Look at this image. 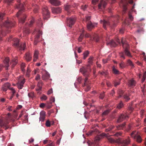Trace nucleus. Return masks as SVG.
<instances>
[{
  "mask_svg": "<svg viewBox=\"0 0 146 146\" xmlns=\"http://www.w3.org/2000/svg\"><path fill=\"white\" fill-rule=\"evenodd\" d=\"M121 42L123 48V51L119 53L120 57L124 59H125V56L131 57L132 56L129 51V44L125 41V39L123 38L121 39Z\"/></svg>",
  "mask_w": 146,
  "mask_h": 146,
  "instance_id": "1",
  "label": "nucleus"
},
{
  "mask_svg": "<svg viewBox=\"0 0 146 146\" xmlns=\"http://www.w3.org/2000/svg\"><path fill=\"white\" fill-rule=\"evenodd\" d=\"M82 80V77H79L77 79V81L78 83L80 84Z\"/></svg>",
  "mask_w": 146,
  "mask_h": 146,
  "instance_id": "57",
  "label": "nucleus"
},
{
  "mask_svg": "<svg viewBox=\"0 0 146 146\" xmlns=\"http://www.w3.org/2000/svg\"><path fill=\"white\" fill-rule=\"evenodd\" d=\"M13 40L14 42V46L20 50H24L26 46V44L25 43H22L20 44L19 40L17 38H14Z\"/></svg>",
  "mask_w": 146,
  "mask_h": 146,
  "instance_id": "3",
  "label": "nucleus"
},
{
  "mask_svg": "<svg viewBox=\"0 0 146 146\" xmlns=\"http://www.w3.org/2000/svg\"><path fill=\"white\" fill-rule=\"evenodd\" d=\"M42 81L40 80L38 82L37 85V88H36L37 91H39L41 90L42 88Z\"/></svg>",
  "mask_w": 146,
  "mask_h": 146,
  "instance_id": "27",
  "label": "nucleus"
},
{
  "mask_svg": "<svg viewBox=\"0 0 146 146\" xmlns=\"http://www.w3.org/2000/svg\"><path fill=\"white\" fill-rule=\"evenodd\" d=\"M127 64L128 65L130 66L132 68L134 67V65L133 63L129 59L127 60Z\"/></svg>",
  "mask_w": 146,
  "mask_h": 146,
  "instance_id": "34",
  "label": "nucleus"
},
{
  "mask_svg": "<svg viewBox=\"0 0 146 146\" xmlns=\"http://www.w3.org/2000/svg\"><path fill=\"white\" fill-rule=\"evenodd\" d=\"M102 136L106 137L107 138L108 141L111 143H117L118 142V141L117 140H115L114 139L112 138L109 136L108 134H106L105 133H102Z\"/></svg>",
  "mask_w": 146,
  "mask_h": 146,
  "instance_id": "8",
  "label": "nucleus"
},
{
  "mask_svg": "<svg viewBox=\"0 0 146 146\" xmlns=\"http://www.w3.org/2000/svg\"><path fill=\"white\" fill-rule=\"evenodd\" d=\"M50 77V75L49 73L47 72H45L42 76V78L43 80H46L48 79Z\"/></svg>",
  "mask_w": 146,
  "mask_h": 146,
  "instance_id": "22",
  "label": "nucleus"
},
{
  "mask_svg": "<svg viewBox=\"0 0 146 146\" xmlns=\"http://www.w3.org/2000/svg\"><path fill=\"white\" fill-rule=\"evenodd\" d=\"M80 71L85 77L83 86H86V88L85 89V91L88 92L90 90L91 88V85L88 84L87 81L88 77L89 76V72L88 71L87 68L84 67L81 68Z\"/></svg>",
  "mask_w": 146,
  "mask_h": 146,
  "instance_id": "2",
  "label": "nucleus"
},
{
  "mask_svg": "<svg viewBox=\"0 0 146 146\" xmlns=\"http://www.w3.org/2000/svg\"><path fill=\"white\" fill-rule=\"evenodd\" d=\"M24 5L22 4H20L17 6V8L20 9V10L19 11V12L17 13L16 16L17 17H18L20 14H21L22 11H23L24 10Z\"/></svg>",
  "mask_w": 146,
  "mask_h": 146,
  "instance_id": "15",
  "label": "nucleus"
},
{
  "mask_svg": "<svg viewBox=\"0 0 146 146\" xmlns=\"http://www.w3.org/2000/svg\"><path fill=\"white\" fill-rule=\"evenodd\" d=\"M110 111L111 110H105L103 113V115H106L108 114Z\"/></svg>",
  "mask_w": 146,
  "mask_h": 146,
  "instance_id": "44",
  "label": "nucleus"
},
{
  "mask_svg": "<svg viewBox=\"0 0 146 146\" xmlns=\"http://www.w3.org/2000/svg\"><path fill=\"white\" fill-rule=\"evenodd\" d=\"M10 120L11 121L14 122L15 120L11 118L10 116V114H8V117L7 119L5 121H3V120L0 119V127H2L3 126H5L9 123V120ZM2 131L0 130V133H2Z\"/></svg>",
  "mask_w": 146,
  "mask_h": 146,
  "instance_id": "4",
  "label": "nucleus"
},
{
  "mask_svg": "<svg viewBox=\"0 0 146 146\" xmlns=\"http://www.w3.org/2000/svg\"><path fill=\"white\" fill-rule=\"evenodd\" d=\"M127 66V65L123 62H121L119 64V67L121 68H123L126 67Z\"/></svg>",
  "mask_w": 146,
  "mask_h": 146,
  "instance_id": "33",
  "label": "nucleus"
},
{
  "mask_svg": "<svg viewBox=\"0 0 146 146\" xmlns=\"http://www.w3.org/2000/svg\"><path fill=\"white\" fill-rule=\"evenodd\" d=\"M119 92L118 93L119 94V95L118 96V98H120L123 95V91L122 90H119Z\"/></svg>",
  "mask_w": 146,
  "mask_h": 146,
  "instance_id": "47",
  "label": "nucleus"
},
{
  "mask_svg": "<svg viewBox=\"0 0 146 146\" xmlns=\"http://www.w3.org/2000/svg\"><path fill=\"white\" fill-rule=\"evenodd\" d=\"M28 96L29 98H33L34 97V93L33 92H31L28 94Z\"/></svg>",
  "mask_w": 146,
  "mask_h": 146,
  "instance_id": "45",
  "label": "nucleus"
},
{
  "mask_svg": "<svg viewBox=\"0 0 146 146\" xmlns=\"http://www.w3.org/2000/svg\"><path fill=\"white\" fill-rule=\"evenodd\" d=\"M106 44L107 45H110L111 46L113 47H115L117 46L116 44L113 40H111L109 42H107Z\"/></svg>",
  "mask_w": 146,
  "mask_h": 146,
  "instance_id": "26",
  "label": "nucleus"
},
{
  "mask_svg": "<svg viewBox=\"0 0 146 146\" xmlns=\"http://www.w3.org/2000/svg\"><path fill=\"white\" fill-rule=\"evenodd\" d=\"M133 108L131 106H129L128 108V110L130 111V113H131V112L133 111Z\"/></svg>",
  "mask_w": 146,
  "mask_h": 146,
  "instance_id": "59",
  "label": "nucleus"
},
{
  "mask_svg": "<svg viewBox=\"0 0 146 146\" xmlns=\"http://www.w3.org/2000/svg\"><path fill=\"white\" fill-rule=\"evenodd\" d=\"M46 117V113L44 111H42L40 113L39 121L43 122L44 121Z\"/></svg>",
  "mask_w": 146,
  "mask_h": 146,
  "instance_id": "16",
  "label": "nucleus"
},
{
  "mask_svg": "<svg viewBox=\"0 0 146 146\" xmlns=\"http://www.w3.org/2000/svg\"><path fill=\"white\" fill-rule=\"evenodd\" d=\"M84 31H83L82 33L80 35L78 38V40L79 42H81L83 38L84 35Z\"/></svg>",
  "mask_w": 146,
  "mask_h": 146,
  "instance_id": "36",
  "label": "nucleus"
},
{
  "mask_svg": "<svg viewBox=\"0 0 146 146\" xmlns=\"http://www.w3.org/2000/svg\"><path fill=\"white\" fill-rule=\"evenodd\" d=\"M86 23L87 28L89 31H91L92 29L94 28L97 25V23H92L91 21H89Z\"/></svg>",
  "mask_w": 146,
  "mask_h": 146,
  "instance_id": "13",
  "label": "nucleus"
},
{
  "mask_svg": "<svg viewBox=\"0 0 146 146\" xmlns=\"http://www.w3.org/2000/svg\"><path fill=\"white\" fill-rule=\"evenodd\" d=\"M46 126L47 127H50V126L51 123L49 120H47L45 123Z\"/></svg>",
  "mask_w": 146,
  "mask_h": 146,
  "instance_id": "49",
  "label": "nucleus"
},
{
  "mask_svg": "<svg viewBox=\"0 0 146 146\" xmlns=\"http://www.w3.org/2000/svg\"><path fill=\"white\" fill-rule=\"evenodd\" d=\"M89 54V52L88 51H86L84 53L83 58L84 59H86V58L88 56Z\"/></svg>",
  "mask_w": 146,
  "mask_h": 146,
  "instance_id": "40",
  "label": "nucleus"
},
{
  "mask_svg": "<svg viewBox=\"0 0 146 146\" xmlns=\"http://www.w3.org/2000/svg\"><path fill=\"white\" fill-rule=\"evenodd\" d=\"M101 23L103 24L104 28L106 29V27L110 25V23L108 21L104 20L103 21L101 20Z\"/></svg>",
  "mask_w": 146,
  "mask_h": 146,
  "instance_id": "23",
  "label": "nucleus"
},
{
  "mask_svg": "<svg viewBox=\"0 0 146 146\" xmlns=\"http://www.w3.org/2000/svg\"><path fill=\"white\" fill-rule=\"evenodd\" d=\"M93 58L92 57H90L88 59V63L89 64L87 65V67H89L90 64H92L93 63Z\"/></svg>",
  "mask_w": 146,
  "mask_h": 146,
  "instance_id": "32",
  "label": "nucleus"
},
{
  "mask_svg": "<svg viewBox=\"0 0 146 146\" xmlns=\"http://www.w3.org/2000/svg\"><path fill=\"white\" fill-rule=\"evenodd\" d=\"M131 124H129L127 128L126 129V130L127 131L130 130L131 129Z\"/></svg>",
  "mask_w": 146,
  "mask_h": 146,
  "instance_id": "51",
  "label": "nucleus"
},
{
  "mask_svg": "<svg viewBox=\"0 0 146 146\" xmlns=\"http://www.w3.org/2000/svg\"><path fill=\"white\" fill-rule=\"evenodd\" d=\"M146 78V72H145L144 73L143 78L142 79V81L143 82L145 80V78Z\"/></svg>",
  "mask_w": 146,
  "mask_h": 146,
  "instance_id": "48",
  "label": "nucleus"
},
{
  "mask_svg": "<svg viewBox=\"0 0 146 146\" xmlns=\"http://www.w3.org/2000/svg\"><path fill=\"white\" fill-rule=\"evenodd\" d=\"M25 82V79H23L22 80L21 79H18V81L17 84V86L18 88L20 89L22 88L23 87V85Z\"/></svg>",
  "mask_w": 146,
  "mask_h": 146,
  "instance_id": "9",
  "label": "nucleus"
},
{
  "mask_svg": "<svg viewBox=\"0 0 146 146\" xmlns=\"http://www.w3.org/2000/svg\"><path fill=\"white\" fill-rule=\"evenodd\" d=\"M87 7L88 6L86 5H85L84 6L82 5L81 6V9H82L84 11H85L86 10Z\"/></svg>",
  "mask_w": 146,
  "mask_h": 146,
  "instance_id": "58",
  "label": "nucleus"
},
{
  "mask_svg": "<svg viewBox=\"0 0 146 146\" xmlns=\"http://www.w3.org/2000/svg\"><path fill=\"white\" fill-rule=\"evenodd\" d=\"M101 136H102V135H98V136H97L96 137V138H95L96 139L97 141H99L100 140V139L101 138Z\"/></svg>",
  "mask_w": 146,
  "mask_h": 146,
  "instance_id": "61",
  "label": "nucleus"
},
{
  "mask_svg": "<svg viewBox=\"0 0 146 146\" xmlns=\"http://www.w3.org/2000/svg\"><path fill=\"white\" fill-rule=\"evenodd\" d=\"M129 118V117L127 115L121 114L119 116L117 120V122H120L125 119H127Z\"/></svg>",
  "mask_w": 146,
  "mask_h": 146,
  "instance_id": "12",
  "label": "nucleus"
},
{
  "mask_svg": "<svg viewBox=\"0 0 146 146\" xmlns=\"http://www.w3.org/2000/svg\"><path fill=\"white\" fill-rule=\"evenodd\" d=\"M130 142V137H127V138L123 140V143L126 145H128L129 144Z\"/></svg>",
  "mask_w": 146,
  "mask_h": 146,
  "instance_id": "30",
  "label": "nucleus"
},
{
  "mask_svg": "<svg viewBox=\"0 0 146 146\" xmlns=\"http://www.w3.org/2000/svg\"><path fill=\"white\" fill-rule=\"evenodd\" d=\"M9 59L8 57L5 58L3 61L4 63L5 64V67L6 70L8 69L9 66Z\"/></svg>",
  "mask_w": 146,
  "mask_h": 146,
  "instance_id": "21",
  "label": "nucleus"
},
{
  "mask_svg": "<svg viewBox=\"0 0 146 146\" xmlns=\"http://www.w3.org/2000/svg\"><path fill=\"white\" fill-rule=\"evenodd\" d=\"M17 57H15L14 59L12 60L11 62V64H12V68H13L17 64Z\"/></svg>",
  "mask_w": 146,
  "mask_h": 146,
  "instance_id": "25",
  "label": "nucleus"
},
{
  "mask_svg": "<svg viewBox=\"0 0 146 146\" xmlns=\"http://www.w3.org/2000/svg\"><path fill=\"white\" fill-rule=\"evenodd\" d=\"M123 107V102L121 101L120 103L117 105V108L118 109H120Z\"/></svg>",
  "mask_w": 146,
  "mask_h": 146,
  "instance_id": "35",
  "label": "nucleus"
},
{
  "mask_svg": "<svg viewBox=\"0 0 146 146\" xmlns=\"http://www.w3.org/2000/svg\"><path fill=\"white\" fill-rule=\"evenodd\" d=\"M52 12L53 13H58L61 12V9L60 7L55 8L52 7L51 9Z\"/></svg>",
  "mask_w": 146,
  "mask_h": 146,
  "instance_id": "20",
  "label": "nucleus"
},
{
  "mask_svg": "<svg viewBox=\"0 0 146 146\" xmlns=\"http://www.w3.org/2000/svg\"><path fill=\"white\" fill-rule=\"evenodd\" d=\"M42 12L43 17L44 19L47 20L49 18L50 13L47 7H46L43 9Z\"/></svg>",
  "mask_w": 146,
  "mask_h": 146,
  "instance_id": "6",
  "label": "nucleus"
},
{
  "mask_svg": "<svg viewBox=\"0 0 146 146\" xmlns=\"http://www.w3.org/2000/svg\"><path fill=\"white\" fill-rule=\"evenodd\" d=\"M105 96L104 92L100 94V98L103 99Z\"/></svg>",
  "mask_w": 146,
  "mask_h": 146,
  "instance_id": "52",
  "label": "nucleus"
},
{
  "mask_svg": "<svg viewBox=\"0 0 146 146\" xmlns=\"http://www.w3.org/2000/svg\"><path fill=\"white\" fill-rule=\"evenodd\" d=\"M76 18L75 17H70L69 19H67V22L69 27H71L75 23Z\"/></svg>",
  "mask_w": 146,
  "mask_h": 146,
  "instance_id": "10",
  "label": "nucleus"
},
{
  "mask_svg": "<svg viewBox=\"0 0 146 146\" xmlns=\"http://www.w3.org/2000/svg\"><path fill=\"white\" fill-rule=\"evenodd\" d=\"M125 123L116 126V128L118 130H123L125 127Z\"/></svg>",
  "mask_w": 146,
  "mask_h": 146,
  "instance_id": "28",
  "label": "nucleus"
},
{
  "mask_svg": "<svg viewBox=\"0 0 146 146\" xmlns=\"http://www.w3.org/2000/svg\"><path fill=\"white\" fill-rule=\"evenodd\" d=\"M136 84V81L133 78H132L128 80L127 84L129 87L132 88L135 86Z\"/></svg>",
  "mask_w": 146,
  "mask_h": 146,
  "instance_id": "11",
  "label": "nucleus"
},
{
  "mask_svg": "<svg viewBox=\"0 0 146 146\" xmlns=\"http://www.w3.org/2000/svg\"><path fill=\"white\" fill-rule=\"evenodd\" d=\"M21 68L22 71L24 72L25 71V69L24 68L25 67V63H22L21 64Z\"/></svg>",
  "mask_w": 146,
  "mask_h": 146,
  "instance_id": "41",
  "label": "nucleus"
},
{
  "mask_svg": "<svg viewBox=\"0 0 146 146\" xmlns=\"http://www.w3.org/2000/svg\"><path fill=\"white\" fill-rule=\"evenodd\" d=\"M10 86V84L9 83H7L3 86L2 88V90L4 91H6L7 90V89L9 88Z\"/></svg>",
  "mask_w": 146,
  "mask_h": 146,
  "instance_id": "24",
  "label": "nucleus"
},
{
  "mask_svg": "<svg viewBox=\"0 0 146 146\" xmlns=\"http://www.w3.org/2000/svg\"><path fill=\"white\" fill-rule=\"evenodd\" d=\"M52 104L50 103H50L47 102L46 104V106L48 109H50L52 107Z\"/></svg>",
  "mask_w": 146,
  "mask_h": 146,
  "instance_id": "42",
  "label": "nucleus"
},
{
  "mask_svg": "<svg viewBox=\"0 0 146 146\" xmlns=\"http://www.w3.org/2000/svg\"><path fill=\"white\" fill-rule=\"evenodd\" d=\"M26 16L25 15H23V17L22 18H21L19 20L20 22L22 23H23L25 21V18H26Z\"/></svg>",
  "mask_w": 146,
  "mask_h": 146,
  "instance_id": "38",
  "label": "nucleus"
},
{
  "mask_svg": "<svg viewBox=\"0 0 146 146\" xmlns=\"http://www.w3.org/2000/svg\"><path fill=\"white\" fill-rule=\"evenodd\" d=\"M38 58V52L36 50L34 53L33 61L35 62Z\"/></svg>",
  "mask_w": 146,
  "mask_h": 146,
  "instance_id": "31",
  "label": "nucleus"
},
{
  "mask_svg": "<svg viewBox=\"0 0 146 146\" xmlns=\"http://www.w3.org/2000/svg\"><path fill=\"white\" fill-rule=\"evenodd\" d=\"M70 7V6L69 5H66L65 8V10L67 11L68 12H69L68 10Z\"/></svg>",
  "mask_w": 146,
  "mask_h": 146,
  "instance_id": "56",
  "label": "nucleus"
},
{
  "mask_svg": "<svg viewBox=\"0 0 146 146\" xmlns=\"http://www.w3.org/2000/svg\"><path fill=\"white\" fill-rule=\"evenodd\" d=\"M112 71L115 74H119L120 73V72L115 68L114 66H113L112 67Z\"/></svg>",
  "mask_w": 146,
  "mask_h": 146,
  "instance_id": "29",
  "label": "nucleus"
},
{
  "mask_svg": "<svg viewBox=\"0 0 146 146\" xmlns=\"http://www.w3.org/2000/svg\"><path fill=\"white\" fill-rule=\"evenodd\" d=\"M34 22V19H33L30 21V23L29 25L30 27H31L33 25Z\"/></svg>",
  "mask_w": 146,
  "mask_h": 146,
  "instance_id": "55",
  "label": "nucleus"
},
{
  "mask_svg": "<svg viewBox=\"0 0 146 146\" xmlns=\"http://www.w3.org/2000/svg\"><path fill=\"white\" fill-rule=\"evenodd\" d=\"M142 91L143 92H146V87L145 86V84H143L142 86L141 87Z\"/></svg>",
  "mask_w": 146,
  "mask_h": 146,
  "instance_id": "43",
  "label": "nucleus"
},
{
  "mask_svg": "<svg viewBox=\"0 0 146 146\" xmlns=\"http://www.w3.org/2000/svg\"><path fill=\"white\" fill-rule=\"evenodd\" d=\"M31 70L30 68L28 67L27 69V72L26 74V76L27 77H29L30 76V72H31Z\"/></svg>",
  "mask_w": 146,
  "mask_h": 146,
  "instance_id": "39",
  "label": "nucleus"
},
{
  "mask_svg": "<svg viewBox=\"0 0 146 146\" xmlns=\"http://www.w3.org/2000/svg\"><path fill=\"white\" fill-rule=\"evenodd\" d=\"M47 98L46 96L44 95H43L41 98L42 100H46L47 99Z\"/></svg>",
  "mask_w": 146,
  "mask_h": 146,
  "instance_id": "53",
  "label": "nucleus"
},
{
  "mask_svg": "<svg viewBox=\"0 0 146 146\" xmlns=\"http://www.w3.org/2000/svg\"><path fill=\"white\" fill-rule=\"evenodd\" d=\"M121 134L122 133L121 132H119L116 133L114 135L116 136H118L121 135Z\"/></svg>",
  "mask_w": 146,
  "mask_h": 146,
  "instance_id": "63",
  "label": "nucleus"
},
{
  "mask_svg": "<svg viewBox=\"0 0 146 146\" xmlns=\"http://www.w3.org/2000/svg\"><path fill=\"white\" fill-rule=\"evenodd\" d=\"M108 3L107 0L104 1V0H101L100 3L98 5V8L99 9H102V6L104 8H105Z\"/></svg>",
  "mask_w": 146,
  "mask_h": 146,
  "instance_id": "14",
  "label": "nucleus"
},
{
  "mask_svg": "<svg viewBox=\"0 0 146 146\" xmlns=\"http://www.w3.org/2000/svg\"><path fill=\"white\" fill-rule=\"evenodd\" d=\"M42 31L40 30L38 32V34L36 35L35 39L38 40V39L39 38L40 35H42Z\"/></svg>",
  "mask_w": 146,
  "mask_h": 146,
  "instance_id": "37",
  "label": "nucleus"
},
{
  "mask_svg": "<svg viewBox=\"0 0 146 146\" xmlns=\"http://www.w3.org/2000/svg\"><path fill=\"white\" fill-rule=\"evenodd\" d=\"M3 24L5 27L10 29L12 27L15 26V23L14 22H13L9 20H7Z\"/></svg>",
  "mask_w": 146,
  "mask_h": 146,
  "instance_id": "7",
  "label": "nucleus"
},
{
  "mask_svg": "<svg viewBox=\"0 0 146 146\" xmlns=\"http://www.w3.org/2000/svg\"><path fill=\"white\" fill-rule=\"evenodd\" d=\"M40 78V75L38 74H37L35 78V80H39Z\"/></svg>",
  "mask_w": 146,
  "mask_h": 146,
  "instance_id": "62",
  "label": "nucleus"
},
{
  "mask_svg": "<svg viewBox=\"0 0 146 146\" xmlns=\"http://www.w3.org/2000/svg\"><path fill=\"white\" fill-rule=\"evenodd\" d=\"M121 2L120 4V5L121 6H122L123 8V11L122 13L123 14L127 10V8L126 4H125L124 2V0H121Z\"/></svg>",
  "mask_w": 146,
  "mask_h": 146,
  "instance_id": "17",
  "label": "nucleus"
},
{
  "mask_svg": "<svg viewBox=\"0 0 146 146\" xmlns=\"http://www.w3.org/2000/svg\"><path fill=\"white\" fill-rule=\"evenodd\" d=\"M50 142H51V141L50 140H45L43 141V143L44 144H48V143H50Z\"/></svg>",
  "mask_w": 146,
  "mask_h": 146,
  "instance_id": "60",
  "label": "nucleus"
},
{
  "mask_svg": "<svg viewBox=\"0 0 146 146\" xmlns=\"http://www.w3.org/2000/svg\"><path fill=\"white\" fill-rule=\"evenodd\" d=\"M55 98L54 97H52L50 99V102L51 104H52V102H54Z\"/></svg>",
  "mask_w": 146,
  "mask_h": 146,
  "instance_id": "64",
  "label": "nucleus"
},
{
  "mask_svg": "<svg viewBox=\"0 0 146 146\" xmlns=\"http://www.w3.org/2000/svg\"><path fill=\"white\" fill-rule=\"evenodd\" d=\"M131 137L134 139H136L137 142L140 143L142 141V139L140 136L138 134V133L135 131H133L130 134Z\"/></svg>",
  "mask_w": 146,
  "mask_h": 146,
  "instance_id": "5",
  "label": "nucleus"
},
{
  "mask_svg": "<svg viewBox=\"0 0 146 146\" xmlns=\"http://www.w3.org/2000/svg\"><path fill=\"white\" fill-rule=\"evenodd\" d=\"M13 0H5V3H7V5H9L12 2Z\"/></svg>",
  "mask_w": 146,
  "mask_h": 146,
  "instance_id": "46",
  "label": "nucleus"
},
{
  "mask_svg": "<svg viewBox=\"0 0 146 146\" xmlns=\"http://www.w3.org/2000/svg\"><path fill=\"white\" fill-rule=\"evenodd\" d=\"M113 127H114L113 126H111L110 127L106 129V131H107V132L109 131H110L111 130H112V129H113Z\"/></svg>",
  "mask_w": 146,
  "mask_h": 146,
  "instance_id": "54",
  "label": "nucleus"
},
{
  "mask_svg": "<svg viewBox=\"0 0 146 146\" xmlns=\"http://www.w3.org/2000/svg\"><path fill=\"white\" fill-rule=\"evenodd\" d=\"M123 98L126 102L130 100V98L127 95H124L123 96Z\"/></svg>",
  "mask_w": 146,
  "mask_h": 146,
  "instance_id": "50",
  "label": "nucleus"
},
{
  "mask_svg": "<svg viewBox=\"0 0 146 146\" xmlns=\"http://www.w3.org/2000/svg\"><path fill=\"white\" fill-rule=\"evenodd\" d=\"M24 58L27 62L30 61L32 58V54L29 52H27L25 54Z\"/></svg>",
  "mask_w": 146,
  "mask_h": 146,
  "instance_id": "18",
  "label": "nucleus"
},
{
  "mask_svg": "<svg viewBox=\"0 0 146 146\" xmlns=\"http://www.w3.org/2000/svg\"><path fill=\"white\" fill-rule=\"evenodd\" d=\"M49 2L52 5L54 6H58L60 5V2L57 0H48Z\"/></svg>",
  "mask_w": 146,
  "mask_h": 146,
  "instance_id": "19",
  "label": "nucleus"
}]
</instances>
